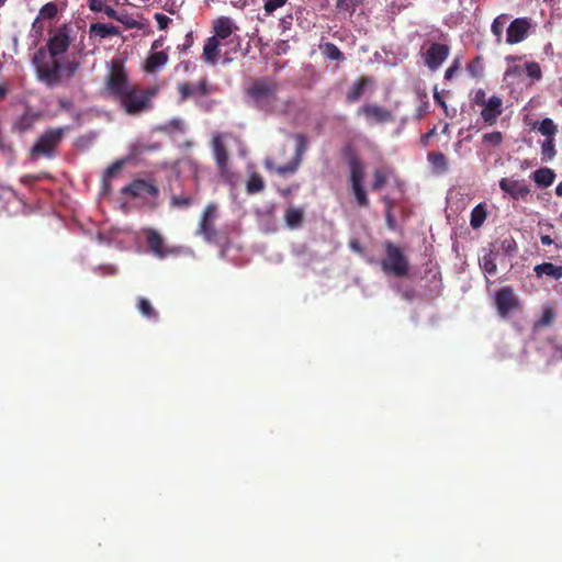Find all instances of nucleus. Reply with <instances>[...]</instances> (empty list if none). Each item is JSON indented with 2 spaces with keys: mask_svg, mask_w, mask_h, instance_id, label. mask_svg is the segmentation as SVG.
<instances>
[{
  "mask_svg": "<svg viewBox=\"0 0 562 562\" xmlns=\"http://www.w3.org/2000/svg\"><path fill=\"white\" fill-rule=\"evenodd\" d=\"M434 100L441 108L447 109V104H446L445 100L441 98L440 93L437 91V88L435 89V92H434Z\"/></svg>",
  "mask_w": 562,
  "mask_h": 562,
  "instance_id": "obj_55",
  "label": "nucleus"
},
{
  "mask_svg": "<svg viewBox=\"0 0 562 562\" xmlns=\"http://www.w3.org/2000/svg\"><path fill=\"white\" fill-rule=\"evenodd\" d=\"M295 142H296V150H295L294 159L284 166H279V168L277 169V173L280 176H285L288 173L295 172L301 160H302V156L304 155V153L307 149L308 140L305 135L296 134Z\"/></svg>",
  "mask_w": 562,
  "mask_h": 562,
  "instance_id": "obj_12",
  "label": "nucleus"
},
{
  "mask_svg": "<svg viewBox=\"0 0 562 562\" xmlns=\"http://www.w3.org/2000/svg\"><path fill=\"white\" fill-rule=\"evenodd\" d=\"M535 31V23L531 18L524 16L513 20L506 29L505 42L515 45L524 42Z\"/></svg>",
  "mask_w": 562,
  "mask_h": 562,
  "instance_id": "obj_8",
  "label": "nucleus"
},
{
  "mask_svg": "<svg viewBox=\"0 0 562 562\" xmlns=\"http://www.w3.org/2000/svg\"><path fill=\"white\" fill-rule=\"evenodd\" d=\"M265 167L268 169V170H274L277 172V169L279 167H276L273 161L271 159H266L265 160Z\"/></svg>",
  "mask_w": 562,
  "mask_h": 562,
  "instance_id": "obj_62",
  "label": "nucleus"
},
{
  "mask_svg": "<svg viewBox=\"0 0 562 562\" xmlns=\"http://www.w3.org/2000/svg\"><path fill=\"white\" fill-rule=\"evenodd\" d=\"M158 130L169 134L173 132L182 133L184 131V124L180 119H172L168 123L159 126Z\"/></svg>",
  "mask_w": 562,
  "mask_h": 562,
  "instance_id": "obj_42",
  "label": "nucleus"
},
{
  "mask_svg": "<svg viewBox=\"0 0 562 562\" xmlns=\"http://www.w3.org/2000/svg\"><path fill=\"white\" fill-rule=\"evenodd\" d=\"M533 271L538 278L547 276L554 280L562 279V266H555L551 262H543V263L537 265L535 267Z\"/></svg>",
  "mask_w": 562,
  "mask_h": 562,
  "instance_id": "obj_23",
  "label": "nucleus"
},
{
  "mask_svg": "<svg viewBox=\"0 0 562 562\" xmlns=\"http://www.w3.org/2000/svg\"><path fill=\"white\" fill-rule=\"evenodd\" d=\"M323 54L331 60H341L344 59V54L334 43H326L322 47Z\"/></svg>",
  "mask_w": 562,
  "mask_h": 562,
  "instance_id": "obj_41",
  "label": "nucleus"
},
{
  "mask_svg": "<svg viewBox=\"0 0 562 562\" xmlns=\"http://www.w3.org/2000/svg\"><path fill=\"white\" fill-rule=\"evenodd\" d=\"M525 74L531 79L539 80L542 77L540 65L536 61L525 63Z\"/></svg>",
  "mask_w": 562,
  "mask_h": 562,
  "instance_id": "obj_43",
  "label": "nucleus"
},
{
  "mask_svg": "<svg viewBox=\"0 0 562 562\" xmlns=\"http://www.w3.org/2000/svg\"><path fill=\"white\" fill-rule=\"evenodd\" d=\"M428 161L432 166V168L442 173L448 170V161L446 156L440 151H430L428 154Z\"/></svg>",
  "mask_w": 562,
  "mask_h": 562,
  "instance_id": "obj_31",
  "label": "nucleus"
},
{
  "mask_svg": "<svg viewBox=\"0 0 562 562\" xmlns=\"http://www.w3.org/2000/svg\"><path fill=\"white\" fill-rule=\"evenodd\" d=\"M502 113L503 100L497 95H492L483 105L481 117L486 124L494 125Z\"/></svg>",
  "mask_w": 562,
  "mask_h": 562,
  "instance_id": "obj_19",
  "label": "nucleus"
},
{
  "mask_svg": "<svg viewBox=\"0 0 562 562\" xmlns=\"http://www.w3.org/2000/svg\"><path fill=\"white\" fill-rule=\"evenodd\" d=\"M546 138H554L558 132V126L553 120L546 117L536 127Z\"/></svg>",
  "mask_w": 562,
  "mask_h": 562,
  "instance_id": "obj_34",
  "label": "nucleus"
},
{
  "mask_svg": "<svg viewBox=\"0 0 562 562\" xmlns=\"http://www.w3.org/2000/svg\"><path fill=\"white\" fill-rule=\"evenodd\" d=\"M555 194L562 196V182L557 186Z\"/></svg>",
  "mask_w": 562,
  "mask_h": 562,
  "instance_id": "obj_64",
  "label": "nucleus"
},
{
  "mask_svg": "<svg viewBox=\"0 0 562 562\" xmlns=\"http://www.w3.org/2000/svg\"><path fill=\"white\" fill-rule=\"evenodd\" d=\"M385 257L381 260L382 270L396 278L406 277L409 272V261L402 249L390 240L383 244Z\"/></svg>",
  "mask_w": 562,
  "mask_h": 562,
  "instance_id": "obj_4",
  "label": "nucleus"
},
{
  "mask_svg": "<svg viewBox=\"0 0 562 562\" xmlns=\"http://www.w3.org/2000/svg\"><path fill=\"white\" fill-rule=\"evenodd\" d=\"M8 92H9L8 85L1 83L0 85V101L5 99Z\"/></svg>",
  "mask_w": 562,
  "mask_h": 562,
  "instance_id": "obj_58",
  "label": "nucleus"
},
{
  "mask_svg": "<svg viewBox=\"0 0 562 562\" xmlns=\"http://www.w3.org/2000/svg\"><path fill=\"white\" fill-rule=\"evenodd\" d=\"M288 0H265L263 9L266 13L271 14L277 9L283 7Z\"/></svg>",
  "mask_w": 562,
  "mask_h": 562,
  "instance_id": "obj_47",
  "label": "nucleus"
},
{
  "mask_svg": "<svg viewBox=\"0 0 562 562\" xmlns=\"http://www.w3.org/2000/svg\"><path fill=\"white\" fill-rule=\"evenodd\" d=\"M177 90L180 95L179 102H186L190 98L205 97L216 91V88L212 86L207 79L201 78L195 85L189 82H179Z\"/></svg>",
  "mask_w": 562,
  "mask_h": 562,
  "instance_id": "obj_9",
  "label": "nucleus"
},
{
  "mask_svg": "<svg viewBox=\"0 0 562 562\" xmlns=\"http://www.w3.org/2000/svg\"><path fill=\"white\" fill-rule=\"evenodd\" d=\"M168 61V54L165 50L151 53L145 63V70L147 72H155Z\"/></svg>",
  "mask_w": 562,
  "mask_h": 562,
  "instance_id": "obj_24",
  "label": "nucleus"
},
{
  "mask_svg": "<svg viewBox=\"0 0 562 562\" xmlns=\"http://www.w3.org/2000/svg\"><path fill=\"white\" fill-rule=\"evenodd\" d=\"M459 69V59L453 60L452 65L447 68L445 79L450 80Z\"/></svg>",
  "mask_w": 562,
  "mask_h": 562,
  "instance_id": "obj_51",
  "label": "nucleus"
},
{
  "mask_svg": "<svg viewBox=\"0 0 562 562\" xmlns=\"http://www.w3.org/2000/svg\"><path fill=\"white\" fill-rule=\"evenodd\" d=\"M449 47L446 44L432 43L425 56V64L430 70H437L449 56Z\"/></svg>",
  "mask_w": 562,
  "mask_h": 562,
  "instance_id": "obj_11",
  "label": "nucleus"
},
{
  "mask_svg": "<svg viewBox=\"0 0 562 562\" xmlns=\"http://www.w3.org/2000/svg\"><path fill=\"white\" fill-rule=\"evenodd\" d=\"M128 80L127 72L121 59L114 58L110 65V71L105 80V90L115 99L121 95H126V92L132 89Z\"/></svg>",
  "mask_w": 562,
  "mask_h": 562,
  "instance_id": "obj_7",
  "label": "nucleus"
},
{
  "mask_svg": "<svg viewBox=\"0 0 562 562\" xmlns=\"http://www.w3.org/2000/svg\"><path fill=\"white\" fill-rule=\"evenodd\" d=\"M155 93V89L144 90L134 85V87L126 92V95H121L119 100L127 114L137 115L151 109V98Z\"/></svg>",
  "mask_w": 562,
  "mask_h": 562,
  "instance_id": "obj_5",
  "label": "nucleus"
},
{
  "mask_svg": "<svg viewBox=\"0 0 562 562\" xmlns=\"http://www.w3.org/2000/svg\"><path fill=\"white\" fill-rule=\"evenodd\" d=\"M220 45L221 43L216 36H211L206 40L202 54L204 61L207 64H215L217 61Z\"/></svg>",
  "mask_w": 562,
  "mask_h": 562,
  "instance_id": "obj_22",
  "label": "nucleus"
},
{
  "mask_svg": "<svg viewBox=\"0 0 562 562\" xmlns=\"http://www.w3.org/2000/svg\"><path fill=\"white\" fill-rule=\"evenodd\" d=\"M146 241L149 250L160 259L177 252L175 248H170L165 245L162 236L155 229H149L147 232Z\"/></svg>",
  "mask_w": 562,
  "mask_h": 562,
  "instance_id": "obj_13",
  "label": "nucleus"
},
{
  "mask_svg": "<svg viewBox=\"0 0 562 562\" xmlns=\"http://www.w3.org/2000/svg\"><path fill=\"white\" fill-rule=\"evenodd\" d=\"M371 83V79L369 77H360L349 89L346 94V101L348 103L357 102L361 95L363 94L366 88Z\"/></svg>",
  "mask_w": 562,
  "mask_h": 562,
  "instance_id": "obj_21",
  "label": "nucleus"
},
{
  "mask_svg": "<svg viewBox=\"0 0 562 562\" xmlns=\"http://www.w3.org/2000/svg\"><path fill=\"white\" fill-rule=\"evenodd\" d=\"M155 20L158 24V27L160 30H165L168 27V24L169 22L171 21L167 15L162 14V13H156L155 14Z\"/></svg>",
  "mask_w": 562,
  "mask_h": 562,
  "instance_id": "obj_49",
  "label": "nucleus"
},
{
  "mask_svg": "<svg viewBox=\"0 0 562 562\" xmlns=\"http://www.w3.org/2000/svg\"><path fill=\"white\" fill-rule=\"evenodd\" d=\"M280 87V83L272 78H254L245 88V94L254 109L269 115H284L290 111L293 102L279 95Z\"/></svg>",
  "mask_w": 562,
  "mask_h": 562,
  "instance_id": "obj_2",
  "label": "nucleus"
},
{
  "mask_svg": "<svg viewBox=\"0 0 562 562\" xmlns=\"http://www.w3.org/2000/svg\"><path fill=\"white\" fill-rule=\"evenodd\" d=\"M90 33L100 38H106L109 36H115L120 34L117 26L105 23H93L90 25Z\"/></svg>",
  "mask_w": 562,
  "mask_h": 562,
  "instance_id": "obj_27",
  "label": "nucleus"
},
{
  "mask_svg": "<svg viewBox=\"0 0 562 562\" xmlns=\"http://www.w3.org/2000/svg\"><path fill=\"white\" fill-rule=\"evenodd\" d=\"M508 21V14H499L496 16L491 25V32L495 36L496 43L501 44L503 41V32Z\"/></svg>",
  "mask_w": 562,
  "mask_h": 562,
  "instance_id": "obj_30",
  "label": "nucleus"
},
{
  "mask_svg": "<svg viewBox=\"0 0 562 562\" xmlns=\"http://www.w3.org/2000/svg\"><path fill=\"white\" fill-rule=\"evenodd\" d=\"M159 148V145H150V146H145V145H136L134 147V153L135 154H140L145 150H155V149H158Z\"/></svg>",
  "mask_w": 562,
  "mask_h": 562,
  "instance_id": "obj_53",
  "label": "nucleus"
},
{
  "mask_svg": "<svg viewBox=\"0 0 562 562\" xmlns=\"http://www.w3.org/2000/svg\"><path fill=\"white\" fill-rule=\"evenodd\" d=\"M162 45V42L161 40H156L153 45H151V49L155 50L157 48H159L160 46Z\"/></svg>",
  "mask_w": 562,
  "mask_h": 562,
  "instance_id": "obj_63",
  "label": "nucleus"
},
{
  "mask_svg": "<svg viewBox=\"0 0 562 562\" xmlns=\"http://www.w3.org/2000/svg\"><path fill=\"white\" fill-rule=\"evenodd\" d=\"M213 155L221 176L225 177L228 171L229 156L220 134L212 139Z\"/></svg>",
  "mask_w": 562,
  "mask_h": 562,
  "instance_id": "obj_17",
  "label": "nucleus"
},
{
  "mask_svg": "<svg viewBox=\"0 0 562 562\" xmlns=\"http://www.w3.org/2000/svg\"><path fill=\"white\" fill-rule=\"evenodd\" d=\"M525 64L524 65H517V66H514L512 68H508L506 70V76H521L522 74H525Z\"/></svg>",
  "mask_w": 562,
  "mask_h": 562,
  "instance_id": "obj_52",
  "label": "nucleus"
},
{
  "mask_svg": "<svg viewBox=\"0 0 562 562\" xmlns=\"http://www.w3.org/2000/svg\"><path fill=\"white\" fill-rule=\"evenodd\" d=\"M89 7L94 12L103 10V2L101 0H90Z\"/></svg>",
  "mask_w": 562,
  "mask_h": 562,
  "instance_id": "obj_54",
  "label": "nucleus"
},
{
  "mask_svg": "<svg viewBox=\"0 0 562 562\" xmlns=\"http://www.w3.org/2000/svg\"><path fill=\"white\" fill-rule=\"evenodd\" d=\"M362 2L363 0H337L336 8L338 11L348 12L351 16L355 13L356 8Z\"/></svg>",
  "mask_w": 562,
  "mask_h": 562,
  "instance_id": "obj_40",
  "label": "nucleus"
},
{
  "mask_svg": "<svg viewBox=\"0 0 562 562\" xmlns=\"http://www.w3.org/2000/svg\"><path fill=\"white\" fill-rule=\"evenodd\" d=\"M247 192L250 194L261 192L265 188L263 179L258 173L250 175L248 181H247Z\"/></svg>",
  "mask_w": 562,
  "mask_h": 562,
  "instance_id": "obj_38",
  "label": "nucleus"
},
{
  "mask_svg": "<svg viewBox=\"0 0 562 562\" xmlns=\"http://www.w3.org/2000/svg\"><path fill=\"white\" fill-rule=\"evenodd\" d=\"M233 21L227 16H221L213 22L214 36L220 40H226L233 33Z\"/></svg>",
  "mask_w": 562,
  "mask_h": 562,
  "instance_id": "obj_20",
  "label": "nucleus"
},
{
  "mask_svg": "<svg viewBox=\"0 0 562 562\" xmlns=\"http://www.w3.org/2000/svg\"><path fill=\"white\" fill-rule=\"evenodd\" d=\"M348 167L350 192L356 198L358 206L368 207L369 199L363 186L366 176L364 166L357 156L352 155L348 159Z\"/></svg>",
  "mask_w": 562,
  "mask_h": 562,
  "instance_id": "obj_6",
  "label": "nucleus"
},
{
  "mask_svg": "<svg viewBox=\"0 0 562 562\" xmlns=\"http://www.w3.org/2000/svg\"><path fill=\"white\" fill-rule=\"evenodd\" d=\"M483 142L493 146H498L503 142V134L498 131L485 133L483 135Z\"/></svg>",
  "mask_w": 562,
  "mask_h": 562,
  "instance_id": "obj_45",
  "label": "nucleus"
},
{
  "mask_svg": "<svg viewBox=\"0 0 562 562\" xmlns=\"http://www.w3.org/2000/svg\"><path fill=\"white\" fill-rule=\"evenodd\" d=\"M390 173L391 170L374 169L371 189L380 191L386 184Z\"/></svg>",
  "mask_w": 562,
  "mask_h": 562,
  "instance_id": "obj_35",
  "label": "nucleus"
},
{
  "mask_svg": "<svg viewBox=\"0 0 562 562\" xmlns=\"http://www.w3.org/2000/svg\"><path fill=\"white\" fill-rule=\"evenodd\" d=\"M358 114L363 115L369 124H384L395 120L392 111L373 103H367L360 106Z\"/></svg>",
  "mask_w": 562,
  "mask_h": 562,
  "instance_id": "obj_10",
  "label": "nucleus"
},
{
  "mask_svg": "<svg viewBox=\"0 0 562 562\" xmlns=\"http://www.w3.org/2000/svg\"><path fill=\"white\" fill-rule=\"evenodd\" d=\"M67 127L49 128L45 131L34 143L29 151L32 162L38 159H50L56 156L57 148L66 136Z\"/></svg>",
  "mask_w": 562,
  "mask_h": 562,
  "instance_id": "obj_3",
  "label": "nucleus"
},
{
  "mask_svg": "<svg viewBox=\"0 0 562 562\" xmlns=\"http://www.w3.org/2000/svg\"><path fill=\"white\" fill-rule=\"evenodd\" d=\"M136 307L144 317L153 321H158V312L154 308L149 300H147L146 297L139 296L137 299Z\"/></svg>",
  "mask_w": 562,
  "mask_h": 562,
  "instance_id": "obj_28",
  "label": "nucleus"
},
{
  "mask_svg": "<svg viewBox=\"0 0 562 562\" xmlns=\"http://www.w3.org/2000/svg\"><path fill=\"white\" fill-rule=\"evenodd\" d=\"M487 213L483 204H477L471 212L470 225L479 228L486 220Z\"/></svg>",
  "mask_w": 562,
  "mask_h": 562,
  "instance_id": "obj_33",
  "label": "nucleus"
},
{
  "mask_svg": "<svg viewBox=\"0 0 562 562\" xmlns=\"http://www.w3.org/2000/svg\"><path fill=\"white\" fill-rule=\"evenodd\" d=\"M476 65H479V59H476L475 61H472L469 64L468 66V70L473 75V76H476Z\"/></svg>",
  "mask_w": 562,
  "mask_h": 562,
  "instance_id": "obj_61",
  "label": "nucleus"
},
{
  "mask_svg": "<svg viewBox=\"0 0 562 562\" xmlns=\"http://www.w3.org/2000/svg\"><path fill=\"white\" fill-rule=\"evenodd\" d=\"M383 201L387 205V209L385 212L386 225L390 229L394 231L396 228V221L392 213L393 204L389 198H384Z\"/></svg>",
  "mask_w": 562,
  "mask_h": 562,
  "instance_id": "obj_44",
  "label": "nucleus"
},
{
  "mask_svg": "<svg viewBox=\"0 0 562 562\" xmlns=\"http://www.w3.org/2000/svg\"><path fill=\"white\" fill-rule=\"evenodd\" d=\"M480 267L481 269L490 274V276H494L497 271V265L495 262V258L493 256L492 252H488L486 255H484L481 259H480Z\"/></svg>",
  "mask_w": 562,
  "mask_h": 562,
  "instance_id": "obj_37",
  "label": "nucleus"
},
{
  "mask_svg": "<svg viewBox=\"0 0 562 562\" xmlns=\"http://www.w3.org/2000/svg\"><path fill=\"white\" fill-rule=\"evenodd\" d=\"M37 120V115L31 113H24L14 123L15 130L23 133L31 130Z\"/></svg>",
  "mask_w": 562,
  "mask_h": 562,
  "instance_id": "obj_32",
  "label": "nucleus"
},
{
  "mask_svg": "<svg viewBox=\"0 0 562 562\" xmlns=\"http://www.w3.org/2000/svg\"><path fill=\"white\" fill-rule=\"evenodd\" d=\"M192 43H193L192 33H188L186 36V43L183 44V50H187L188 48H190Z\"/></svg>",
  "mask_w": 562,
  "mask_h": 562,
  "instance_id": "obj_59",
  "label": "nucleus"
},
{
  "mask_svg": "<svg viewBox=\"0 0 562 562\" xmlns=\"http://www.w3.org/2000/svg\"><path fill=\"white\" fill-rule=\"evenodd\" d=\"M193 203L190 195H173L171 198V205L175 207H188Z\"/></svg>",
  "mask_w": 562,
  "mask_h": 562,
  "instance_id": "obj_46",
  "label": "nucleus"
},
{
  "mask_svg": "<svg viewBox=\"0 0 562 562\" xmlns=\"http://www.w3.org/2000/svg\"><path fill=\"white\" fill-rule=\"evenodd\" d=\"M57 11H58L57 10V5L54 2H48L45 5H43L42 9L40 10L38 16L33 22V27L36 26V24L38 23V20L41 18L42 19H53V18H55L56 14H57Z\"/></svg>",
  "mask_w": 562,
  "mask_h": 562,
  "instance_id": "obj_39",
  "label": "nucleus"
},
{
  "mask_svg": "<svg viewBox=\"0 0 562 562\" xmlns=\"http://www.w3.org/2000/svg\"><path fill=\"white\" fill-rule=\"evenodd\" d=\"M553 318H554L553 311L550 308H547L543 311V314H542L541 318L539 319L538 325L539 326H548L552 323Z\"/></svg>",
  "mask_w": 562,
  "mask_h": 562,
  "instance_id": "obj_48",
  "label": "nucleus"
},
{
  "mask_svg": "<svg viewBox=\"0 0 562 562\" xmlns=\"http://www.w3.org/2000/svg\"><path fill=\"white\" fill-rule=\"evenodd\" d=\"M495 304L499 315L506 316L512 310L517 307L518 301L512 288H502L496 292Z\"/></svg>",
  "mask_w": 562,
  "mask_h": 562,
  "instance_id": "obj_15",
  "label": "nucleus"
},
{
  "mask_svg": "<svg viewBox=\"0 0 562 562\" xmlns=\"http://www.w3.org/2000/svg\"><path fill=\"white\" fill-rule=\"evenodd\" d=\"M125 164L124 159L116 160L110 167L106 168L102 179V189L104 193L111 191V180L119 175Z\"/></svg>",
  "mask_w": 562,
  "mask_h": 562,
  "instance_id": "obj_25",
  "label": "nucleus"
},
{
  "mask_svg": "<svg viewBox=\"0 0 562 562\" xmlns=\"http://www.w3.org/2000/svg\"><path fill=\"white\" fill-rule=\"evenodd\" d=\"M473 102L476 104V105H481L483 106L487 100H486V93L483 89H479L475 94H474V98H473Z\"/></svg>",
  "mask_w": 562,
  "mask_h": 562,
  "instance_id": "obj_50",
  "label": "nucleus"
},
{
  "mask_svg": "<svg viewBox=\"0 0 562 562\" xmlns=\"http://www.w3.org/2000/svg\"><path fill=\"white\" fill-rule=\"evenodd\" d=\"M216 216V206L209 204L202 214L199 224L198 233L202 235L207 241H212L216 237V231L213 226V221Z\"/></svg>",
  "mask_w": 562,
  "mask_h": 562,
  "instance_id": "obj_14",
  "label": "nucleus"
},
{
  "mask_svg": "<svg viewBox=\"0 0 562 562\" xmlns=\"http://www.w3.org/2000/svg\"><path fill=\"white\" fill-rule=\"evenodd\" d=\"M304 218L303 211L297 207H289L285 211L284 220L289 227L297 228L302 225Z\"/></svg>",
  "mask_w": 562,
  "mask_h": 562,
  "instance_id": "obj_29",
  "label": "nucleus"
},
{
  "mask_svg": "<svg viewBox=\"0 0 562 562\" xmlns=\"http://www.w3.org/2000/svg\"><path fill=\"white\" fill-rule=\"evenodd\" d=\"M540 240L543 246H550L553 244V240L549 235H541Z\"/></svg>",
  "mask_w": 562,
  "mask_h": 562,
  "instance_id": "obj_60",
  "label": "nucleus"
},
{
  "mask_svg": "<svg viewBox=\"0 0 562 562\" xmlns=\"http://www.w3.org/2000/svg\"><path fill=\"white\" fill-rule=\"evenodd\" d=\"M532 179L538 187L548 188L553 183L555 173L552 169L543 167L532 173Z\"/></svg>",
  "mask_w": 562,
  "mask_h": 562,
  "instance_id": "obj_26",
  "label": "nucleus"
},
{
  "mask_svg": "<svg viewBox=\"0 0 562 562\" xmlns=\"http://www.w3.org/2000/svg\"><path fill=\"white\" fill-rule=\"evenodd\" d=\"M557 155L554 138H546L541 143V160L550 161Z\"/></svg>",
  "mask_w": 562,
  "mask_h": 562,
  "instance_id": "obj_36",
  "label": "nucleus"
},
{
  "mask_svg": "<svg viewBox=\"0 0 562 562\" xmlns=\"http://www.w3.org/2000/svg\"><path fill=\"white\" fill-rule=\"evenodd\" d=\"M103 10H104V13L111 18V19H114V20H120L119 16H117V12L116 10H114L113 8L111 7H103Z\"/></svg>",
  "mask_w": 562,
  "mask_h": 562,
  "instance_id": "obj_56",
  "label": "nucleus"
},
{
  "mask_svg": "<svg viewBox=\"0 0 562 562\" xmlns=\"http://www.w3.org/2000/svg\"><path fill=\"white\" fill-rule=\"evenodd\" d=\"M121 193L124 195H131L133 198L142 196L143 194L155 196L158 193V189L153 183H149L143 179H137L123 187L121 189Z\"/></svg>",
  "mask_w": 562,
  "mask_h": 562,
  "instance_id": "obj_18",
  "label": "nucleus"
},
{
  "mask_svg": "<svg viewBox=\"0 0 562 562\" xmlns=\"http://www.w3.org/2000/svg\"><path fill=\"white\" fill-rule=\"evenodd\" d=\"M499 188L514 200L525 199L530 193V189L525 181L510 178H502L499 180Z\"/></svg>",
  "mask_w": 562,
  "mask_h": 562,
  "instance_id": "obj_16",
  "label": "nucleus"
},
{
  "mask_svg": "<svg viewBox=\"0 0 562 562\" xmlns=\"http://www.w3.org/2000/svg\"><path fill=\"white\" fill-rule=\"evenodd\" d=\"M70 31L67 24L59 27L47 42V50L41 47L33 56V65L40 81L47 87L59 86L70 78Z\"/></svg>",
  "mask_w": 562,
  "mask_h": 562,
  "instance_id": "obj_1",
  "label": "nucleus"
},
{
  "mask_svg": "<svg viewBox=\"0 0 562 562\" xmlns=\"http://www.w3.org/2000/svg\"><path fill=\"white\" fill-rule=\"evenodd\" d=\"M40 179L38 176H32V175H26V176H23L21 181L25 184H30L32 183L34 180H37Z\"/></svg>",
  "mask_w": 562,
  "mask_h": 562,
  "instance_id": "obj_57",
  "label": "nucleus"
}]
</instances>
